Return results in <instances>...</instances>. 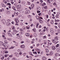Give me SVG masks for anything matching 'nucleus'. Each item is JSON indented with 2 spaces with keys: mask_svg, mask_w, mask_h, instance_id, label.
<instances>
[{
  "mask_svg": "<svg viewBox=\"0 0 60 60\" xmlns=\"http://www.w3.org/2000/svg\"><path fill=\"white\" fill-rule=\"evenodd\" d=\"M29 13H30V11L29 10H27L25 11V14H28Z\"/></svg>",
  "mask_w": 60,
  "mask_h": 60,
  "instance_id": "f257e3e1",
  "label": "nucleus"
},
{
  "mask_svg": "<svg viewBox=\"0 0 60 60\" xmlns=\"http://www.w3.org/2000/svg\"><path fill=\"white\" fill-rule=\"evenodd\" d=\"M2 22L4 24H5V23L6 22V21L4 19L2 20Z\"/></svg>",
  "mask_w": 60,
  "mask_h": 60,
  "instance_id": "f03ea898",
  "label": "nucleus"
},
{
  "mask_svg": "<svg viewBox=\"0 0 60 60\" xmlns=\"http://www.w3.org/2000/svg\"><path fill=\"white\" fill-rule=\"evenodd\" d=\"M15 56H17V57H19V53H18L17 52L15 53Z\"/></svg>",
  "mask_w": 60,
  "mask_h": 60,
  "instance_id": "7ed1b4c3",
  "label": "nucleus"
},
{
  "mask_svg": "<svg viewBox=\"0 0 60 60\" xmlns=\"http://www.w3.org/2000/svg\"><path fill=\"white\" fill-rule=\"evenodd\" d=\"M22 35H20V36H17V39H21V38H22Z\"/></svg>",
  "mask_w": 60,
  "mask_h": 60,
  "instance_id": "20e7f679",
  "label": "nucleus"
},
{
  "mask_svg": "<svg viewBox=\"0 0 60 60\" xmlns=\"http://www.w3.org/2000/svg\"><path fill=\"white\" fill-rule=\"evenodd\" d=\"M19 31H20V32H21L22 34H23V33H24V32H23V29H22V28L20 29Z\"/></svg>",
  "mask_w": 60,
  "mask_h": 60,
  "instance_id": "39448f33",
  "label": "nucleus"
},
{
  "mask_svg": "<svg viewBox=\"0 0 60 60\" xmlns=\"http://www.w3.org/2000/svg\"><path fill=\"white\" fill-rule=\"evenodd\" d=\"M31 6L32 8V9H34V4H32L31 5Z\"/></svg>",
  "mask_w": 60,
  "mask_h": 60,
  "instance_id": "423d86ee",
  "label": "nucleus"
},
{
  "mask_svg": "<svg viewBox=\"0 0 60 60\" xmlns=\"http://www.w3.org/2000/svg\"><path fill=\"white\" fill-rule=\"evenodd\" d=\"M52 49L53 50H55L56 49V47L54 46H52Z\"/></svg>",
  "mask_w": 60,
  "mask_h": 60,
  "instance_id": "0eeeda50",
  "label": "nucleus"
},
{
  "mask_svg": "<svg viewBox=\"0 0 60 60\" xmlns=\"http://www.w3.org/2000/svg\"><path fill=\"white\" fill-rule=\"evenodd\" d=\"M15 22L16 23H18L19 22V20L17 19H15Z\"/></svg>",
  "mask_w": 60,
  "mask_h": 60,
  "instance_id": "6e6552de",
  "label": "nucleus"
},
{
  "mask_svg": "<svg viewBox=\"0 0 60 60\" xmlns=\"http://www.w3.org/2000/svg\"><path fill=\"white\" fill-rule=\"evenodd\" d=\"M7 26H9L11 25V23L9 22H6Z\"/></svg>",
  "mask_w": 60,
  "mask_h": 60,
  "instance_id": "1a4fd4ad",
  "label": "nucleus"
},
{
  "mask_svg": "<svg viewBox=\"0 0 60 60\" xmlns=\"http://www.w3.org/2000/svg\"><path fill=\"white\" fill-rule=\"evenodd\" d=\"M38 20L40 22V23H43V21L42 20H41L40 19H38Z\"/></svg>",
  "mask_w": 60,
  "mask_h": 60,
  "instance_id": "9d476101",
  "label": "nucleus"
},
{
  "mask_svg": "<svg viewBox=\"0 0 60 60\" xmlns=\"http://www.w3.org/2000/svg\"><path fill=\"white\" fill-rule=\"evenodd\" d=\"M25 35L26 36H29L30 35V34L28 33H26L25 34Z\"/></svg>",
  "mask_w": 60,
  "mask_h": 60,
  "instance_id": "9b49d317",
  "label": "nucleus"
},
{
  "mask_svg": "<svg viewBox=\"0 0 60 60\" xmlns=\"http://www.w3.org/2000/svg\"><path fill=\"white\" fill-rule=\"evenodd\" d=\"M53 52L51 51L50 52V54H49V56H52V55H53Z\"/></svg>",
  "mask_w": 60,
  "mask_h": 60,
  "instance_id": "f8f14e48",
  "label": "nucleus"
},
{
  "mask_svg": "<svg viewBox=\"0 0 60 60\" xmlns=\"http://www.w3.org/2000/svg\"><path fill=\"white\" fill-rule=\"evenodd\" d=\"M21 48H25V46L24 45H22L21 46Z\"/></svg>",
  "mask_w": 60,
  "mask_h": 60,
  "instance_id": "ddd939ff",
  "label": "nucleus"
},
{
  "mask_svg": "<svg viewBox=\"0 0 60 60\" xmlns=\"http://www.w3.org/2000/svg\"><path fill=\"white\" fill-rule=\"evenodd\" d=\"M7 34L8 35H9V36H11V33L9 32H7Z\"/></svg>",
  "mask_w": 60,
  "mask_h": 60,
  "instance_id": "4468645a",
  "label": "nucleus"
},
{
  "mask_svg": "<svg viewBox=\"0 0 60 60\" xmlns=\"http://www.w3.org/2000/svg\"><path fill=\"white\" fill-rule=\"evenodd\" d=\"M42 59L43 60H46V58L45 57H42Z\"/></svg>",
  "mask_w": 60,
  "mask_h": 60,
  "instance_id": "2eb2a0df",
  "label": "nucleus"
},
{
  "mask_svg": "<svg viewBox=\"0 0 60 60\" xmlns=\"http://www.w3.org/2000/svg\"><path fill=\"white\" fill-rule=\"evenodd\" d=\"M50 32L51 33H54V31H53V29H50Z\"/></svg>",
  "mask_w": 60,
  "mask_h": 60,
  "instance_id": "dca6fc26",
  "label": "nucleus"
},
{
  "mask_svg": "<svg viewBox=\"0 0 60 60\" xmlns=\"http://www.w3.org/2000/svg\"><path fill=\"white\" fill-rule=\"evenodd\" d=\"M12 60H17V58L15 57H13L12 59Z\"/></svg>",
  "mask_w": 60,
  "mask_h": 60,
  "instance_id": "f3484780",
  "label": "nucleus"
},
{
  "mask_svg": "<svg viewBox=\"0 0 60 60\" xmlns=\"http://www.w3.org/2000/svg\"><path fill=\"white\" fill-rule=\"evenodd\" d=\"M54 39L55 40H58V37H56L54 38Z\"/></svg>",
  "mask_w": 60,
  "mask_h": 60,
  "instance_id": "a211bd4d",
  "label": "nucleus"
},
{
  "mask_svg": "<svg viewBox=\"0 0 60 60\" xmlns=\"http://www.w3.org/2000/svg\"><path fill=\"white\" fill-rule=\"evenodd\" d=\"M12 9H13L14 10H15V11H16V9L15 7L14 6H13L12 7Z\"/></svg>",
  "mask_w": 60,
  "mask_h": 60,
  "instance_id": "6ab92c4d",
  "label": "nucleus"
},
{
  "mask_svg": "<svg viewBox=\"0 0 60 60\" xmlns=\"http://www.w3.org/2000/svg\"><path fill=\"white\" fill-rule=\"evenodd\" d=\"M55 55V56H60V54L58 53H56Z\"/></svg>",
  "mask_w": 60,
  "mask_h": 60,
  "instance_id": "aec40b11",
  "label": "nucleus"
},
{
  "mask_svg": "<svg viewBox=\"0 0 60 60\" xmlns=\"http://www.w3.org/2000/svg\"><path fill=\"white\" fill-rule=\"evenodd\" d=\"M19 4V3H18V2H16L14 4V5H18Z\"/></svg>",
  "mask_w": 60,
  "mask_h": 60,
  "instance_id": "412c9836",
  "label": "nucleus"
},
{
  "mask_svg": "<svg viewBox=\"0 0 60 60\" xmlns=\"http://www.w3.org/2000/svg\"><path fill=\"white\" fill-rule=\"evenodd\" d=\"M52 41L53 43H55V42H56V40L55 39H52Z\"/></svg>",
  "mask_w": 60,
  "mask_h": 60,
  "instance_id": "4be33fe9",
  "label": "nucleus"
},
{
  "mask_svg": "<svg viewBox=\"0 0 60 60\" xmlns=\"http://www.w3.org/2000/svg\"><path fill=\"white\" fill-rule=\"evenodd\" d=\"M11 34H12V35H15L13 31L11 32Z\"/></svg>",
  "mask_w": 60,
  "mask_h": 60,
  "instance_id": "5701e85b",
  "label": "nucleus"
},
{
  "mask_svg": "<svg viewBox=\"0 0 60 60\" xmlns=\"http://www.w3.org/2000/svg\"><path fill=\"white\" fill-rule=\"evenodd\" d=\"M33 53L34 54L36 55V54H37V52L35 51L34 52H33Z\"/></svg>",
  "mask_w": 60,
  "mask_h": 60,
  "instance_id": "b1692460",
  "label": "nucleus"
},
{
  "mask_svg": "<svg viewBox=\"0 0 60 60\" xmlns=\"http://www.w3.org/2000/svg\"><path fill=\"white\" fill-rule=\"evenodd\" d=\"M14 14L15 15V16H17L18 15V14L16 13L15 12L14 13Z\"/></svg>",
  "mask_w": 60,
  "mask_h": 60,
  "instance_id": "393cba45",
  "label": "nucleus"
},
{
  "mask_svg": "<svg viewBox=\"0 0 60 60\" xmlns=\"http://www.w3.org/2000/svg\"><path fill=\"white\" fill-rule=\"evenodd\" d=\"M58 21H60V20L58 19H55V22H58Z\"/></svg>",
  "mask_w": 60,
  "mask_h": 60,
  "instance_id": "a878e982",
  "label": "nucleus"
},
{
  "mask_svg": "<svg viewBox=\"0 0 60 60\" xmlns=\"http://www.w3.org/2000/svg\"><path fill=\"white\" fill-rule=\"evenodd\" d=\"M56 51L57 52H60V49H57Z\"/></svg>",
  "mask_w": 60,
  "mask_h": 60,
  "instance_id": "bb28decb",
  "label": "nucleus"
},
{
  "mask_svg": "<svg viewBox=\"0 0 60 60\" xmlns=\"http://www.w3.org/2000/svg\"><path fill=\"white\" fill-rule=\"evenodd\" d=\"M36 18L37 19H39L40 18V17L38 16H36Z\"/></svg>",
  "mask_w": 60,
  "mask_h": 60,
  "instance_id": "cd10ccee",
  "label": "nucleus"
},
{
  "mask_svg": "<svg viewBox=\"0 0 60 60\" xmlns=\"http://www.w3.org/2000/svg\"><path fill=\"white\" fill-rule=\"evenodd\" d=\"M1 5H2V7H4L5 5L3 3H1Z\"/></svg>",
  "mask_w": 60,
  "mask_h": 60,
  "instance_id": "c85d7f7f",
  "label": "nucleus"
},
{
  "mask_svg": "<svg viewBox=\"0 0 60 60\" xmlns=\"http://www.w3.org/2000/svg\"><path fill=\"white\" fill-rule=\"evenodd\" d=\"M36 50H37V51H38V52L41 51V50L40 49H36Z\"/></svg>",
  "mask_w": 60,
  "mask_h": 60,
  "instance_id": "c756f323",
  "label": "nucleus"
},
{
  "mask_svg": "<svg viewBox=\"0 0 60 60\" xmlns=\"http://www.w3.org/2000/svg\"><path fill=\"white\" fill-rule=\"evenodd\" d=\"M59 15L58 14H57L56 15V17L57 18H58L59 17H58V16H59Z\"/></svg>",
  "mask_w": 60,
  "mask_h": 60,
  "instance_id": "7c9ffc66",
  "label": "nucleus"
},
{
  "mask_svg": "<svg viewBox=\"0 0 60 60\" xmlns=\"http://www.w3.org/2000/svg\"><path fill=\"white\" fill-rule=\"evenodd\" d=\"M21 7V6L20 5H18V8H20Z\"/></svg>",
  "mask_w": 60,
  "mask_h": 60,
  "instance_id": "2f4dec72",
  "label": "nucleus"
},
{
  "mask_svg": "<svg viewBox=\"0 0 60 60\" xmlns=\"http://www.w3.org/2000/svg\"><path fill=\"white\" fill-rule=\"evenodd\" d=\"M2 45L4 46V47H6V45L5 44H4Z\"/></svg>",
  "mask_w": 60,
  "mask_h": 60,
  "instance_id": "473e14b6",
  "label": "nucleus"
},
{
  "mask_svg": "<svg viewBox=\"0 0 60 60\" xmlns=\"http://www.w3.org/2000/svg\"><path fill=\"white\" fill-rule=\"evenodd\" d=\"M9 52L8 51H6L5 52V54H7V53H8Z\"/></svg>",
  "mask_w": 60,
  "mask_h": 60,
  "instance_id": "72a5a7b5",
  "label": "nucleus"
},
{
  "mask_svg": "<svg viewBox=\"0 0 60 60\" xmlns=\"http://www.w3.org/2000/svg\"><path fill=\"white\" fill-rule=\"evenodd\" d=\"M27 2L28 5H30V2H29V1H28Z\"/></svg>",
  "mask_w": 60,
  "mask_h": 60,
  "instance_id": "f704fd0d",
  "label": "nucleus"
},
{
  "mask_svg": "<svg viewBox=\"0 0 60 60\" xmlns=\"http://www.w3.org/2000/svg\"><path fill=\"white\" fill-rule=\"evenodd\" d=\"M4 57H1V60H4Z\"/></svg>",
  "mask_w": 60,
  "mask_h": 60,
  "instance_id": "c9c22d12",
  "label": "nucleus"
},
{
  "mask_svg": "<svg viewBox=\"0 0 60 60\" xmlns=\"http://www.w3.org/2000/svg\"><path fill=\"white\" fill-rule=\"evenodd\" d=\"M46 52L47 53H48L49 52V50L47 49H46Z\"/></svg>",
  "mask_w": 60,
  "mask_h": 60,
  "instance_id": "e433bc0d",
  "label": "nucleus"
},
{
  "mask_svg": "<svg viewBox=\"0 0 60 60\" xmlns=\"http://www.w3.org/2000/svg\"><path fill=\"white\" fill-rule=\"evenodd\" d=\"M16 30H13V32L15 34V33H16Z\"/></svg>",
  "mask_w": 60,
  "mask_h": 60,
  "instance_id": "4c0bfd02",
  "label": "nucleus"
},
{
  "mask_svg": "<svg viewBox=\"0 0 60 60\" xmlns=\"http://www.w3.org/2000/svg\"><path fill=\"white\" fill-rule=\"evenodd\" d=\"M15 45L16 46H18V43L17 42H16L15 43Z\"/></svg>",
  "mask_w": 60,
  "mask_h": 60,
  "instance_id": "58836bf2",
  "label": "nucleus"
},
{
  "mask_svg": "<svg viewBox=\"0 0 60 60\" xmlns=\"http://www.w3.org/2000/svg\"><path fill=\"white\" fill-rule=\"evenodd\" d=\"M47 2H48V3H50V1L49 0H47Z\"/></svg>",
  "mask_w": 60,
  "mask_h": 60,
  "instance_id": "ea45409f",
  "label": "nucleus"
},
{
  "mask_svg": "<svg viewBox=\"0 0 60 60\" xmlns=\"http://www.w3.org/2000/svg\"><path fill=\"white\" fill-rule=\"evenodd\" d=\"M7 5H8L9 6H11V4L10 3H8L7 4Z\"/></svg>",
  "mask_w": 60,
  "mask_h": 60,
  "instance_id": "a19ab883",
  "label": "nucleus"
},
{
  "mask_svg": "<svg viewBox=\"0 0 60 60\" xmlns=\"http://www.w3.org/2000/svg\"><path fill=\"white\" fill-rule=\"evenodd\" d=\"M43 38H44L43 39H46V36H44L43 37Z\"/></svg>",
  "mask_w": 60,
  "mask_h": 60,
  "instance_id": "79ce46f5",
  "label": "nucleus"
},
{
  "mask_svg": "<svg viewBox=\"0 0 60 60\" xmlns=\"http://www.w3.org/2000/svg\"><path fill=\"white\" fill-rule=\"evenodd\" d=\"M59 46V44H58L56 45V48H57V47H58Z\"/></svg>",
  "mask_w": 60,
  "mask_h": 60,
  "instance_id": "37998d69",
  "label": "nucleus"
},
{
  "mask_svg": "<svg viewBox=\"0 0 60 60\" xmlns=\"http://www.w3.org/2000/svg\"><path fill=\"white\" fill-rule=\"evenodd\" d=\"M4 42L5 43H6V44H8V42H7V41H6V40H5L4 41Z\"/></svg>",
  "mask_w": 60,
  "mask_h": 60,
  "instance_id": "c03bdc74",
  "label": "nucleus"
},
{
  "mask_svg": "<svg viewBox=\"0 0 60 60\" xmlns=\"http://www.w3.org/2000/svg\"><path fill=\"white\" fill-rule=\"evenodd\" d=\"M0 44L1 45H2L3 42L1 41L0 42Z\"/></svg>",
  "mask_w": 60,
  "mask_h": 60,
  "instance_id": "a18cd8bd",
  "label": "nucleus"
},
{
  "mask_svg": "<svg viewBox=\"0 0 60 60\" xmlns=\"http://www.w3.org/2000/svg\"><path fill=\"white\" fill-rule=\"evenodd\" d=\"M19 11H22V8H21L19 9Z\"/></svg>",
  "mask_w": 60,
  "mask_h": 60,
  "instance_id": "49530a36",
  "label": "nucleus"
},
{
  "mask_svg": "<svg viewBox=\"0 0 60 60\" xmlns=\"http://www.w3.org/2000/svg\"><path fill=\"white\" fill-rule=\"evenodd\" d=\"M40 12H41V11H39L38 10L37 11V12L38 13H40Z\"/></svg>",
  "mask_w": 60,
  "mask_h": 60,
  "instance_id": "de8ad7c7",
  "label": "nucleus"
},
{
  "mask_svg": "<svg viewBox=\"0 0 60 60\" xmlns=\"http://www.w3.org/2000/svg\"><path fill=\"white\" fill-rule=\"evenodd\" d=\"M41 34H44V32H43L42 31H41Z\"/></svg>",
  "mask_w": 60,
  "mask_h": 60,
  "instance_id": "09e8293b",
  "label": "nucleus"
},
{
  "mask_svg": "<svg viewBox=\"0 0 60 60\" xmlns=\"http://www.w3.org/2000/svg\"><path fill=\"white\" fill-rule=\"evenodd\" d=\"M33 31H34V32L35 33L36 32V30H35V29H33Z\"/></svg>",
  "mask_w": 60,
  "mask_h": 60,
  "instance_id": "8fccbe9b",
  "label": "nucleus"
},
{
  "mask_svg": "<svg viewBox=\"0 0 60 60\" xmlns=\"http://www.w3.org/2000/svg\"><path fill=\"white\" fill-rule=\"evenodd\" d=\"M20 25H21V26H23V23L22 22H21L20 23Z\"/></svg>",
  "mask_w": 60,
  "mask_h": 60,
  "instance_id": "3c124183",
  "label": "nucleus"
},
{
  "mask_svg": "<svg viewBox=\"0 0 60 60\" xmlns=\"http://www.w3.org/2000/svg\"><path fill=\"white\" fill-rule=\"evenodd\" d=\"M58 26L60 28V23H59L58 24Z\"/></svg>",
  "mask_w": 60,
  "mask_h": 60,
  "instance_id": "603ef678",
  "label": "nucleus"
},
{
  "mask_svg": "<svg viewBox=\"0 0 60 60\" xmlns=\"http://www.w3.org/2000/svg\"><path fill=\"white\" fill-rule=\"evenodd\" d=\"M8 40L9 41H11V39L10 38H8Z\"/></svg>",
  "mask_w": 60,
  "mask_h": 60,
  "instance_id": "864d4df0",
  "label": "nucleus"
},
{
  "mask_svg": "<svg viewBox=\"0 0 60 60\" xmlns=\"http://www.w3.org/2000/svg\"><path fill=\"white\" fill-rule=\"evenodd\" d=\"M48 14L49 15H51V13L50 12H49L48 13Z\"/></svg>",
  "mask_w": 60,
  "mask_h": 60,
  "instance_id": "5fc2aeb1",
  "label": "nucleus"
},
{
  "mask_svg": "<svg viewBox=\"0 0 60 60\" xmlns=\"http://www.w3.org/2000/svg\"><path fill=\"white\" fill-rule=\"evenodd\" d=\"M34 36L35 37H36V36H37V34H34Z\"/></svg>",
  "mask_w": 60,
  "mask_h": 60,
  "instance_id": "6e6d98bb",
  "label": "nucleus"
},
{
  "mask_svg": "<svg viewBox=\"0 0 60 60\" xmlns=\"http://www.w3.org/2000/svg\"><path fill=\"white\" fill-rule=\"evenodd\" d=\"M24 43V41H21V43Z\"/></svg>",
  "mask_w": 60,
  "mask_h": 60,
  "instance_id": "4d7b16f0",
  "label": "nucleus"
},
{
  "mask_svg": "<svg viewBox=\"0 0 60 60\" xmlns=\"http://www.w3.org/2000/svg\"><path fill=\"white\" fill-rule=\"evenodd\" d=\"M53 5H56V2H54L53 4Z\"/></svg>",
  "mask_w": 60,
  "mask_h": 60,
  "instance_id": "13d9d810",
  "label": "nucleus"
},
{
  "mask_svg": "<svg viewBox=\"0 0 60 60\" xmlns=\"http://www.w3.org/2000/svg\"><path fill=\"white\" fill-rule=\"evenodd\" d=\"M49 45H50V43L49 42H48L47 44V45H48V46H49Z\"/></svg>",
  "mask_w": 60,
  "mask_h": 60,
  "instance_id": "bf43d9fd",
  "label": "nucleus"
},
{
  "mask_svg": "<svg viewBox=\"0 0 60 60\" xmlns=\"http://www.w3.org/2000/svg\"><path fill=\"white\" fill-rule=\"evenodd\" d=\"M46 17L47 18H49V15H46Z\"/></svg>",
  "mask_w": 60,
  "mask_h": 60,
  "instance_id": "052dcab7",
  "label": "nucleus"
},
{
  "mask_svg": "<svg viewBox=\"0 0 60 60\" xmlns=\"http://www.w3.org/2000/svg\"><path fill=\"white\" fill-rule=\"evenodd\" d=\"M57 14H58L59 15V14H60V12H58V13Z\"/></svg>",
  "mask_w": 60,
  "mask_h": 60,
  "instance_id": "680f3d73",
  "label": "nucleus"
},
{
  "mask_svg": "<svg viewBox=\"0 0 60 60\" xmlns=\"http://www.w3.org/2000/svg\"><path fill=\"white\" fill-rule=\"evenodd\" d=\"M41 13H39L38 14V15H39V16H40L41 15Z\"/></svg>",
  "mask_w": 60,
  "mask_h": 60,
  "instance_id": "e2e57ef3",
  "label": "nucleus"
},
{
  "mask_svg": "<svg viewBox=\"0 0 60 60\" xmlns=\"http://www.w3.org/2000/svg\"><path fill=\"white\" fill-rule=\"evenodd\" d=\"M11 4H14V2H11Z\"/></svg>",
  "mask_w": 60,
  "mask_h": 60,
  "instance_id": "0e129e2a",
  "label": "nucleus"
},
{
  "mask_svg": "<svg viewBox=\"0 0 60 60\" xmlns=\"http://www.w3.org/2000/svg\"><path fill=\"white\" fill-rule=\"evenodd\" d=\"M26 53H24L23 54V56H26Z\"/></svg>",
  "mask_w": 60,
  "mask_h": 60,
  "instance_id": "69168bd1",
  "label": "nucleus"
},
{
  "mask_svg": "<svg viewBox=\"0 0 60 60\" xmlns=\"http://www.w3.org/2000/svg\"><path fill=\"white\" fill-rule=\"evenodd\" d=\"M15 25H16V26H19V24L16 23L15 24Z\"/></svg>",
  "mask_w": 60,
  "mask_h": 60,
  "instance_id": "338daca9",
  "label": "nucleus"
},
{
  "mask_svg": "<svg viewBox=\"0 0 60 60\" xmlns=\"http://www.w3.org/2000/svg\"><path fill=\"white\" fill-rule=\"evenodd\" d=\"M12 55H10L9 56V57H12Z\"/></svg>",
  "mask_w": 60,
  "mask_h": 60,
  "instance_id": "774afa93",
  "label": "nucleus"
}]
</instances>
